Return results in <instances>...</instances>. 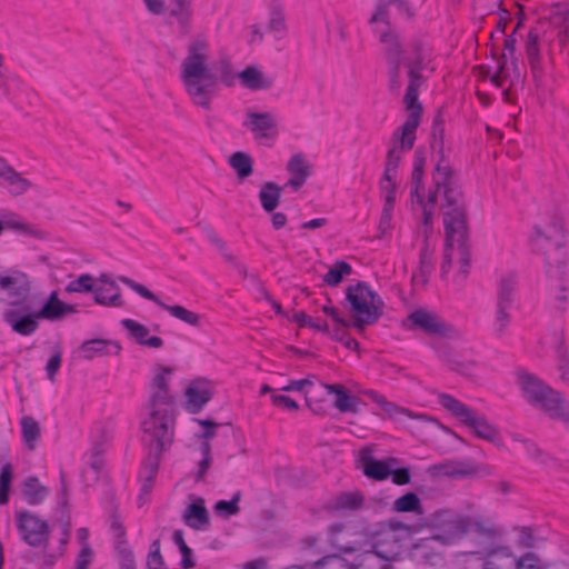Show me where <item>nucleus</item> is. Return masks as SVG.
Wrapping results in <instances>:
<instances>
[{
  "label": "nucleus",
  "mask_w": 569,
  "mask_h": 569,
  "mask_svg": "<svg viewBox=\"0 0 569 569\" xmlns=\"http://www.w3.org/2000/svg\"><path fill=\"white\" fill-rule=\"evenodd\" d=\"M517 557L508 547L489 550L481 565L482 569H516Z\"/></svg>",
  "instance_id": "4be33fe9"
},
{
  "label": "nucleus",
  "mask_w": 569,
  "mask_h": 569,
  "mask_svg": "<svg viewBox=\"0 0 569 569\" xmlns=\"http://www.w3.org/2000/svg\"><path fill=\"white\" fill-rule=\"evenodd\" d=\"M200 452L202 455V459L199 462L198 471L194 476V480L197 482L202 481L204 479V476L210 468L212 463V456H211V446L208 441H202L200 443Z\"/></svg>",
  "instance_id": "de8ad7c7"
},
{
  "label": "nucleus",
  "mask_w": 569,
  "mask_h": 569,
  "mask_svg": "<svg viewBox=\"0 0 569 569\" xmlns=\"http://www.w3.org/2000/svg\"><path fill=\"white\" fill-rule=\"evenodd\" d=\"M432 528L439 531L432 537L441 542V547L455 542L465 537L470 529L468 517L450 509L437 510L430 518Z\"/></svg>",
  "instance_id": "9b49d317"
},
{
  "label": "nucleus",
  "mask_w": 569,
  "mask_h": 569,
  "mask_svg": "<svg viewBox=\"0 0 569 569\" xmlns=\"http://www.w3.org/2000/svg\"><path fill=\"white\" fill-rule=\"evenodd\" d=\"M116 551L120 569H137L133 550L128 546L127 540L120 541V543L116 546Z\"/></svg>",
  "instance_id": "a19ab883"
},
{
  "label": "nucleus",
  "mask_w": 569,
  "mask_h": 569,
  "mask_svg": "<svg viewBox=\"0 0 569 569\" xmlns=\"http://www.w3.org/2000/svg\"><path fill=\"white\" fill-rule=\"evenodd\" d=\"M351 272L352 267L348 262L339 260L323 276V282L331 287H337L339 283H341L343 278L351 274Z\"/></svg>",
  "instance_id": "c9c22d12"
},
{
  "label": "nucleus",
  "mask_w": 569,
  "mask_h": 569,
  "mask_svg": "<svg viewBox=\"0 0 569 569\" xmlns=\"http://www.w3.org/2000/svg\"><path fill=\"white\" fill-rule=\"evenodd\" d=\"M104 443L103 442H94L90 452L88 463L90 468L99 475L104 466L103 452H104Z\"/></svg>",
  "instance_id": "3c124183"
},
{
  "label": "nucleus",
  "mask_w": 569,
  "mask_h": 569,
  "mask_svg": "<svg viewBox=\"0 0 569 569\" xmlns=\"http://www.w3.org/2000/svg\"><path fill=\"white\" fill-rule=\"evenodd\" d=\"M322 386L329 395L336 396L333 405L338 410L341 412H357L358 399L349 396L343 386L329 383H323Z\"/></svg>",
  "instance_id": "393cba45"
},
{
  "label": "nucleus",
  "mask_w": 569,
  "mask_h": 569,
  "mask_svg": "<svg viewBox=\"0 0 569 569\" xmlns=\"http://www.w3.org/2000/svg\"><path fill=\"white\" fill-rule=\"evenodd\" d=\"M388 202H389L388 204L383 206L382 213L380 217V221H379V226H378L379 238L386 237L392 228L391 220H392L393 208H391V201H388Z\"/></svg>",
  "instance_id": "0e129e2a"
},
{
  "label": "nucleus",
  "mask_w": 569,
  "mask_h": 569,
  "mask_svg": "<svg viewBox=\"0 0 569 569\" xmlns=\"http://www.w3.org/2000/svg\"><path fill=\"white\" fill-rule=\"evenodd\" d=\"M433 270V259L432 252L425 247L420 251V262H419V274L415 277H420L423 282L428 280V277L431 274Z\"/></svg>",
  "instance_id": "4d7b16f0"
},
{
  "label": "nucleus",
  "mask_w": 569,
  "mask_h": 569,
  "mask_svg": "<svg viewBox=\"0 0 569 569\" xmlns=\"http://www.w3.org/2000/svg\"><path fill=\"white\" fill-rule=\"evenodd\" d=\"M169 17L174 18L183 31H188L192 17V1L172 0L169 6Z\"/></svg>",
  "instance_id": "7c9ffc66"
},
{
  "label": "nucleus",
  "mask_w": 569,
  "mask_h": 569,
  "mask_svg": "<svg viewBox=\"0 0 569 569\" xmlns=\"http://www.w3.org/2000/svg\"><path fill=\"white\" fill-rule=\"evenodd\" d=\"M142 442L148 448L147 466L150 479L154 475L161 453L167 450L174 436L173 400L168 389H152L149 412L141 421Z\"/></svg>",
  "instance_id": "7ed1b4c3"
},
{
  "label": "nucleus",
  "mask_w": 569,
  "mask_h": 569,
  "mask_svg": "<svg viewBox=\"0 0 569 569\" xmlns=\"http://www.w3.org/2000/svg\"><path fill=\"white\" fill-rule=\"evenodd\" d=\"M436 546H441L440 540L437 538L432 536L422 538L412 546L415 551L413 556L426 563L438 566L442 563L443 557Z\"/></svg>",
  "instance_id": "412c9836"
},
{
  "label": "nucleus",
  "mask_w": 569,
  "mask_h": 569,
  "mask_svg": "<svg viewBox=\"0 0 569 569\" xmlns=\"http://www.w3.org/2000/svg\"><path fill=\"white\" fill-rule=\"evenodd\" d=\"M209 46L203 39L194 40L181 63V80L193 102L203 109H210V101L217 87V74L209 66Z\"/></svg>",
  "instance_id": "39448f33"
},
{
  "label": "nucleus",
  "mask_w": 569,
  "mask_h": 569,
  "mask_svg": "<svg viewBox=\"0 0 569 569\" xmlns=\"http://www.w3.org/2000/svg\"><path fill=\"white\" fill-rule=\"evenodd\" d=\"M391 2L389 0H377L376 11L369 20L370 24L382 22L387 26L386 30L375 29L380 42L385 46V59L388 69V88L391 92L399 93L402 88L401 67L407 68V62L412 61L417 57V46L422 43L428 50V64L431 59V48L423 39H415L410 46L412 53L411 58L406 56V50L400 41L399 36L390 28L389 8Z\"/></svg>",
  "instance_id": "20e7f679"
},
{
  "label": "nucleus",
  "mask_w": 569,
  "mask_h": 569,
  "mask_svg": "<svg viewBox=\"0 0 569 569\" xmlns=\"http://www.w3.org/2000/svg\"><path fill=\"white\" fill-rule=\"evenodd\" d=\"M161 308L163 310H167L172 317L190 326L198 327L200 325V316L193 311L186 309L182 306H169L163 302V306Z\"/></svg>",
  "instance_id": "58836bf2"
},
{
  "label": "nucleus",
  "mask_w": 569,
  "mask_h": 569,
  "mask_svg": "<svg viewBox=\"0 0 569 569\" xmlns=\"http://www.w3.org/2000/svg\"><path fill=\"white\" fill-rule=\"evenodd\" d=\"M268 29L270 32L280 33L279 38L286 31L284 16L280 7L276 6L270 9V18Z\"/></svg>",
  "instance_id": "13d9d810"
},
{
  "label": "nucleus",
  "mask_w": 569,
  "mask_h": 569,
  "mask_svg": "<svg viewBox=\"0 0 569 569\" xmlns=\"http://www.w3.org/2000/svg\"><path fill=\"white\" fill-rule=\"evenodd\" d=\"M121 346L116 340L91 339L82 342L80 353L83 359L92 360L96 357L118 355Z\"/></svg>",
  "instance_id": "aec40b11"
},
{
  "label": "nucleus",
  "mask_w": 569,
  "mask_h": 569,
  "mask_svg": "<svg viewBox=\"0 0 569 569\" xmlns=\"http://www.w3.org/2000/svg\"><path fill=\"white\" fill-rule=\"evenodd\" d=\"M183 521L193 529H200L202 526L209 525V512L202 498L188 506L183 513Z\"/></svg>",
  "instance_id": "b1692460"
},
{
  "label": "nucleus",
  "mask_w": 569,
  "mask_h": 569,
  "mask_svg": "<svg viewBox=\"0 0 569 569\" xmlns=\"http://www.w3.org/2000/svg\"><path fill=\"white\" fill-rule=\"evenodd\" d=\"M93 277L91 274H81L78 279L72 280L66 287L67 292H93Z\"/></svg>",
  "instance_id": "6e6d98bb"
},
{
  "label": "nucleus",
  "mask_w": 569,
  "mask_h": 569,
  "mask_svg": "<svg viewBox=\"0 0 569 569\" xmlns=\"http://www.w3.org/2000/svg\"><path fill=\"white\" fill-rule=\"evenodd\" d=\"M405 326L409 330H420L432 337L457 339L460 336L459 331L451 323L445 321L436 312L425 308L411 311L406 319Z\"/></svg>",
  "instance_id": "f8f14e48"
},
{
  "label": "nucleus",
  "mask_w": 569,
  "mask_h": 569,
  "mask_svg": "<svg viewBox=\"0 0 569 569\" xmlns=\"http://www.w3.org/2000/svg\"><path fill=\"white\" fill-rule=\"evenodd\" d=\"M230 166L234 169L240 179H246L253 172V160L250 154L237 151L229 160Z\"/></svg>",
  "instance_id": "72a5a7b5"
},
{
  "label": "nucleus",
  "mask_w": 569,
  "mask_h": 569,
  "mask_svg": "<svg viewBox=\"0 0 569 569\" xmlns=\"http://www.w3.org/2000/svg\"><path fill=\"white\" fill-rule=\"evenodd\" d=\"M517 296V279L515 274L509 273L500 278L497 289L498 308L511 309L515 306Z\"/></svg>",
  "instance_id": "5701e85b"
},
{
  "label": "nucleus",
  "mask_w": 569,
  "mask_h": 569,
  "mask_svg": "<svg viewBox=\"0 0 569 569\" xmlns=\"http://www.w3.org/2000/svg\"><path fill=\"white\" fill-rule=\"evenodd\" d=\"M21 431H22V438L29 449H34L37 441L40 437V426L39 422L30 417L24 416L21 419Z\"/></svg>",
  "instance_id": "f704fd0d"
},
{
  "label": "nucleus",
  "mask_w": 569,
  "mask_h": 569,
  "mask_svg": "<svg viewBox=\"0 0 569 569\" xmlns=\"http://www.w3.org/2000/svg\"><path fill=\"white\" fill-rule=\"evenodd\" d=\"M423 174L425 170L420 169H413L411 179H412V189H411V198L412 200H416L419 204L423 203V194L421 191H423Z\"/></svg>",
  "instance_id": "052dcab7"
},
{
  "label": "nucleus",
  "mask_w": 569,
  "mask_h": 569,
  "mask_svg": "<svg viewBox=\"0 0 569 569\" xmlns=\"http://www.w3.org/2000/svg\"><path fill=\"white\" fill-rule=\"evenodd\" d=\"M288 171L292 177L308 179L310 176V166L302 154H295L287 166Z\"/></svg>",
  "instance_id": "a18cd8bd"
},
{
  "label": "nucleus",
  "mask_w": 569,
  "mask_h": 569,
  "mask_svg": "<svg viewBox=\"0 0 569 569\" xmlns=\"http://www.w3.org/2000/svg\"><path fill=\"white\" fill-rule=\"evenodd\" d=\"M340 552L347 555L350 569H392L391 561L376 551L358 546H343Z\"/></svg>",
  "instance_id": "f3484780"
},
{
  "label": "nucleus",
  "mask_w": 569,
  "mask_h": 569,
  "mask_svg": "<svg viewBox=\"0 0 569 569\" xmlns=\"http://www.w3.org/2000/svg\"><path fill=\"white\" fill-rule=\"evenodd\" d=\"M236 267H237V270L239 271V273H241L244 278H247L250 281V283L257 289V291L261 298L270 299V293L263 287V283L256 274L249 273L247 267L243 264L238 263Z\"/></svg>",
  "instance_id": "e2e57ef3"
},
{
  "label": "nucleus",
  "mask_w": 569,
  "mask_h": 569,
  "mask_svg": "<svg viewBox=\"0 0 569 569\" xmlns=\"http://www.w3.org/2000/svg\"><path fill=\"white\" fill-rule=\"evenodd\" d=\"M393 509L398 512H421V500L415 492H407L393 502Z\"/></svg>",
  "instance_id": "e433bc0d"
},
{
  "label": "nucleus",
  "mask_w": 569,
  "mask_h": 569,
  "mask_svg": "<svg viewBox=\"0 0 569 569\" xmlns=\"http://www.w3.org/2000/svg\"><path fill=\"white\" fill-rule=\"evenodd\" d=\"M435 188L430 191L429 202L436 203L440 192L443 193L446 203L442 206L446 242L448 248H455L459 254L461 273H469L470 251L467 246V211L463 192L458 181V176L449 161L441 154L433 170Z\"/></svg>",
  "instance_id": "f257e3e1"
},
{
  "label": "nucleus",
  "mask_w": 569,
  "mask_h": 569,
  "mask_svg": "<svg viewBox=\"0 0 569 569\" xmlns=\"http://www.w3.org/2000/svg\"><path fill=\"white\" fill-rule=\"evenodd\" d=\"M93 551L89 543H83L76 560V569H88L92 562Z\"/></svg>",
  "instance_id": "774afa93"
},
{
  "label": "nucleus",
  "mask_w": 569,
  "mask_h": 569,
  "mask_svg": "<svg viewBox=\"0 0 569 569\" xmlns=\"http://www.w3.org/2000/svg\"><path fill=\"white\" fill-rule=\"evenodd\" d=\"M242 86L250 90H261L271 87V81L266 79L264 74L253 66L247 67L237 76Z\"/></svg>",
  "instance_id": "c756f323"
},
{
  "label": "nucleus",
  "mask_w": 569,
  "mask_h": 569,
  "mask_svg": "<svg viewBox=\"0 0 569 569\" xmlns=\"http://www.w3.org/2000/svg\"><path fill=\"white\" fill-rule=\"evenodd\" d=\"M110 288L96 287L93 290L94 301L102 306L121 307L123 301L119 291L110 293Z\"/></svg>",
  "instance_id": "37998d69"
},
{
  "label": "nucleus",
  "mask_w": 569,
  "mask_h": 569,
  "mask_svg": "<svg viewBox=\"0 0 569 569\" xmlns=\"http://www.w3.org/2000/svg\"><path fill=\"white\" fill-rule=\"evenodd\" d=\"M363 471L368 478L375 480H385L390 477V466L372 456H363Z\"/></svg>",
  "instance_id": "2f4dec72"
},
{
  "label": "nucleus",
  "mask_w": 569,
  "mask_h": 569,
  "mask_svg": "<svg viewBox=\"0 0 569 569\" xmlns=\"http://www.w3.org/2000/svg\"><path fill=\"white\" fill-rule=\"evenodd\" d=\"M118 279L122 283L128 286L130 289H132L134 292H137L139 296H141L142 298L154 302L159 307L163 306V301L157 295H154L152 291H150L147 287H144L143 284H140V283L136 282L134 280H132L128 277H124V276H120Z\"/></svg>",
  "instance_id": "49530a36"
},
{
  "label": "nucleus",
  "mask_w": 569,
  "mask_h": 569,
  "mask_svg": "<svg viewBox=\"0 0 569 569\" xmlns=\"http://www.w3.org/2000/svg\"><path fill=\"white\" fill-rule=\"evenodd\" d=\"M31 292L29 277L17 269H10L0 274V301L7 302L9 309H19L26 303Z\"/></svg>",
  "instance_id": "ddd939ff"
},
{
  "label": "nucleus",
  "mask_w": 569,
  "mask_h": 569,
  "mask_svg": "<svg viewBox=\"0 0 569 569\" xmlns=\"http://www.w3.org/2000/svg\"><path fill=\"white\" fill-rule=\"evenodd\" d=\"M213 389L207 380H194L186 389V408L190 413L200 412L212 399Z\"/></svg>",
  "instance_id": "a211bd4d"
},
{
  "label": "nucleus",
  "mask_w": 569,
  "mask_h": 569,
  "mask_svg": "<svg viewBox=\"0 0 569 569\" xmlns=\"http://www.w3.org/2000/svg\"><path fill=\"white\" fill-rule=\"evenodd\" d=\"M439 403L463 425L471 428L477 437L495 443L499 441L498 429L488 421L485 415L447 393L439 395Z\"/></svg>",
  "instance_id": "1a4fd4ad"
},
{
  "label": "nucleus",
  "mask_w": 569,
  "mask_h": 569,
  "mask_svg": "<svg viewBox=\"0 0 569 569\" xmlns=\"http://www.w3.org/2000/svg\"><path fill=\"white\" fill-rule=\"evenodd\" d=\"M17 527L21 539L31 547H46L50 528L46 520L40 519L36 513L22 510L17 512Z\"/></svg>",
  "instance_id": "2eb2a0df"
},
{
  "label": "nucleus",
  "mask_w": 569,
  "mask_h": 569,
  "mask_svg": "<svg viewBox=\"0 0 569 569\" xmlns=\"http://www.w3.org/2000/svg\"><path fill=\"white\" fill-rule=\"evenodd\" d=\"M61 362H62V351L60 349H57L56 352L49 358L47 366H46L47 378L50 381L53 382L56 380V376L60 370Z\"/></svg>",
  "instance_id": "69168bd1"
},
{
  "label": "nucleus",
  "mask_w": 569,
  "mask_h": 569,
  "mask_svg": "<svg viewBox=\"0 0 569 569\" xmlns=\"http://www.w3.org/2000/svg\"><path fill=\"white\" fill-rule=\"evenodd\" d=\"M396 178H390V180H385V177H382L380 181V189L385 197V204H388V201H391V208H395L396 202V190H397V183L395 182Z\"/></svg>",
  "instance_id": "338daca9"
},
{
  "label": "nucleus",
  "mask_w": 569,
  "mask_h": 569,
  "mask_svg": "<svg viewBox=\"0 0 569 569\" xmlns=\"http://www.w3.org/2000/svg\"><path fill=\"white\" fill-rule=\"evenodd\" d=\"M416 52V59L406 63L409 83L403 97V103L410 113L405 123L392 134L391 147L387 152L386 168L382 176L385 180L397 177V170L401 162L402 154L413 148L416 130L420 124L423 112L422 103L419 101V88L427 81L423 71L428 68V50L426 46L419 43Z\"/></svg>",
  "instance_id": "f03ea898"
},
{
  "label": "nucleus",
  "mask_w": 569,
  "mask_h": 569,
  "mask_svg": "<svg viewBox=\"0 0 569 569\" xmlns=\"http://www.w3.org/2000/svg\"><path fill=\"white\" fill-rule=\"evenodd\" d=\"M2 320L13 332L31 336L39 329V320L51 322L62 320V301L59 299L58 291H52L39 310L34 311L30 306L6 309L2 311Z\"/></svg>",
  "instance_id": "0eeeda50"
},
{
  "label": "nucleus",
  "mask_w": 569,
  "mask_h": 569,
  "mask_svg": "<svg viewBox=\"0 0 569 569\" xmlns=\"http://www.w3.org/2000/svg\"><path fill=\"white\" fill-rule=\"evenodd\" d=\"M241 492L237 491L232 496L231 500H219L214 505L216 513L222 518H229L231 516L238 515L240 512L239 501L241 499Z\"/></svg>",
  "instance_id": "ea45409f"
},
{
  "label": "nucleus",
  "mask_w": 569,
  "mask_h": 569,
  "mask_svg": "<svg viewBox=\"0 0 569 569\" xmlns=\"http://www.w3.org/2000/svg\"><path fill=\"white\" fill-rule=\"evenodd\" d=\"M292 320L301 327H310L318 331L331 333L327 322L315 320L312 317L306 315L303 311H296L292 316Z\"/></svg>",
  "instance_id": "8fccbe9b"
},
{
  "label": "nucleus",
  "mask_w": 569,
  "mask_h": 569,
  "mask_svg": "<svg viewBox=\"0 0 569 569\" xmlns=\"http://www.w3.org/2000/svg\"><path fill=\"white\" fill-rule=\"evenodd\" d=\"M22 493L29 505L36 506L47 498L49 490L40 483L37 477H29L23 481Z\"/></svg>",
  "instance_id": "c85d7f7f"
},
{
  "label": "nucleus",
  "mask_w": 569,
  "mask_h": 569,
  "mask_svg": "<svg viewBox=\"0 0 569 569\" xmlns=\"http://www.w3.org/2000/svg\"><path fill=\"white\" fill-rule=\"evenodd\" d=\"M13 469L11 463H6L0 472V505L8 502V493L12 480Z\"/></svg>",
  "instance_id": "864d4df0"
},
{
  "label": "nucleus",
  "mask_w": 569,
  "mask_h": 569,
  "mask_svg": "<svg viewBox=\"0 0 569 569\" xmlns=\"http://www.w3.org/2000/svg\"><path fill=\"white\" fill-rule=\"evenodd\" d=\"M6 181L10 184V193L14 196H20L27 192L31 182L24 178H22L16 170L6 179Z\"/></svg>",
  "instance_id": "bf43d9fd"
},
{
  "label": "nucleus",
  "mask_w": 569,
  "mask_h": 569,
  "mask_svg": "<svg viewBox=\"0 0 569 569\" xmlns=\"http://www.w3.org/2000/svg\"><path fill=\"white\" fill-rule=\"evenodd\" d=\"M473 530L478 536L488 540H497L501 536V530L497 528L490 520H487L486 522L475 521Z\"/></svg>",
  "instance_id": "5fc2aeb1"
},
{
  "label": "nucleus",
  "mask_w": 569,
  "mask_h": 569,
  "mask_svg": "<svg viewBox=\"0 0 569 569\" xmlns=\"http://www.w3.org/2000/svg\"><path fill=\"white\" fill-rule=\"evenodd\" d=\"M526 53L531 67L535 78L541 77V57L539 49V33L536 30H530L526 41Z\"/></svg>",
  "instance_id": "a878e982"
},
{
  "label": "nucleus",
  "mask_w": 569,
  "mask_h": 569,
  "mask_svg": "<svg viewBox=\"0 0 569 569\" xmlns=\"http://www.w3.org/2000/svg\"><path fill=\"white\" fill-rule=\"evenodd\" d=\"M347 555H327L317 561L306 563L308 569H350Z\"/></svg>",
  "instance_id": "473e14b6"
},
{
  "label": "nucleus",
  "mask_w": 569,
  "mask_h": 569,
  "mask_svg": "<svg viewBox=\"0 0 569 569\" xmlns=\"http://www.w3.org/2000/svg\"><path fill=\"white\" fill-rule=\"evenodd\" d=\"M531 238L533 250L545 256L546 274L561 280L566 273V234L562 222L553 221L546 230L535 227Z\"/></svg>",
  "instance_id": "423d86ee"
},
{
  "label": "nucleus",
  "mask_w": 569,
  "mask_h": 569,
  "mask_svg": "<svg viewBox=\"0 0 569 569\" xmlns=\"http://www.w3.org/2000/svg\"><path fill=\"white\" fill-rule=\"evenodd\" d=\"M372 290L365 282H358L347 289L346 299L351 306V311L356 315L353 326L358 330H363L367 326L378 321L377 308L369 306V297Z\"/></svg>",
  "instance_id": "4468645a"
},
{
  "label": "nucleus",
  "mask_w": 569,
  "mask_h": 569,
  "mask_svg": "<svg viewBox=\"0 0 569 569\" xmlns=\"http://www.w3.org/2000/svg\"><path fill=\"white\" fill-rule=\"evenodd\" d=\"M428 471L432 476H446L452 478L463 477L471 473V469L468 465L453 460L432 465L429 467Z\"/></svg>",
  "instance_id": "cd10ccee"
},
{
  "label": "nucleus",
  "mask_w": 569,
  "mask_h": 569,
  "mask_svg": "<svg viewBox=\"0 0 569 569\" xmlns=\"http://www.w3.org/2000/svg\"><path fill=\"white\" fill-rule=\"evenodd\" d=\"M410 540V527L390 520L377 533L370 548L389 561L397 560Z\"/></svg>",
  "instance_id": "9d476101"
},
{
  "label": "nucleus",
  "mask_w": 569,
  "mask_h": 569,
  "mask_svg": "<svg viewBox=\"0 0 569 569\" xmlns=\"http://www.w3.org/2000/svg\"><path fill=\"white\" fill-rule=\"evenodd\" d=\"M517 382L523 398L533 406H539L550 417L562 416L565 403L561 395L546 385L537 376L525 370L517 372Z\"/></svg>",
  "instance_id": "6e6552de"
},
{
  "label": "nucleus",
  "mask_w": 569,
  "mask_h": 569,
  "mask_svg": "<svg viewBox=\"0 0 569 569\" xmlns=\"http://www.w3.org/2000/svg\"><path fill=\"white\" fill-rule=\"evenodd\" d=\"M363 503V496L359 492H343L335 501V509L339 511L357 510Z\"/></svg>",
  "instance_id": "4c0bfd02"
},
{
  "label": "nucleus",
  "mask_w": 569,
  "mask_h": 569,
  "mask_svg": "<svg viewBox=\"0 0 569 569\" xmlns=\"http://www.w3.org/2000/svg\"><path fill=\"white\" fill-rule=\"evenodd\" d=\"M433 142L432 148H442V141L445 136V118L441 111H438L433 118L432 122V131H431Z\"/></svg>",
  "instance_id": "680f3d73"
},
{
  "label": "nucleus",
  "mask_w": 569,
  "mask_h": 569,
  "mask_svg": "<svg viewBox=\"0 0 569 569\" xmlns=\"http://www.w3.org/2000/svg\"><path fill=\"white\" fill-rule=\"evenodd\" d=\"M0 224L2 230L4 228L19 231L21 233H29L30 227L22 221L20 216L14 212L3 211L0 213Z\"/></svg>",
  "instance_id": "79ce46f5"
},
{
  "label": "nucleus",
  "mask_w": 569,
  "mask_h": 569,
  "mask_svg": "<svg viewBox=\"0 0 569 569\" xmlns=\"http://www.w3.org/2000/svg\"><path fill=\"white\" fill-rule=\"evenodd\" d=\"M242 124L252 133L254 140L260 143L274 140L278 136V121L271 112L248 110Z\"/></svg>",
  "instance_id": "dca6fc26"
},
{
  "label": "nucleus",
  "mask_w": 569,
  "mask_h": 569,
  "mask_svg": "<svg viewBox=\"0 0 569 569\" xmlns=\"http://www.w3.org/2000/svg\"><path fill=\"white\" fill-rule=\"evenodd\" d=\"M282 188L274 182L268 181L262 184L259 191V201L266 212H273L279 206Z\"/></svg>",
  "instance_id": "bb28decb"
},
{
  "label": "nucleus",
  "mask_w": 569,
  "mask_h": 569,
  "mask_svg": "<svg viewBox=\"0 0 569 569\" xmlns=\"http://www.w3.org/2000/svg\"><path fill=\"white\" fill-rule=\"evenodd\" d=\"M203 232L227 261H234L232 253L228 250L227 243L218 236L212 227L204 226Z\"/></svg>",
  "instance_id": "603ef678"
},
{
  "label": "nucleus",
  "mask_w": 569,
  "mask_h": 569,
  "mask_svg": "<svg viewBox=\"0 0 569 569\" xmlns=\"http://www.w3.org/2000/svg\"><path fill=\"white\" fill-rule=\"evenodd\" d=\"M121 325L126 328L130 337L133 338L139 345H143V341L147 340V336L149 335V329L132 319H123L121 320Z\"/></svg>",
  "instance_id": "09e8293b"
},
{
  "label": "nucleus",
  "mask_w": 569,
  "mask_h": 569,
  "mask_svg": "<svg viewBox=\"0 0 569 569\" xmlns=\"http://www.w3.org/2000/svg\"><path fill=\"white\" fill-rule=\"evenodd\" d=\"M365 395L369 397L372 401L378 403L389 417L396 421L403 422L406 418L418 419L425 421H435L423 415H415L409 409L397 406L393 402L388 401L385 396L380 395L375 390H366Z\"/></svg>",
  "instance_id": "6ab92c4d"
},
{
  "label": "nucleus",
  "mask_w": 569,
  "mask_h": 569,
  "mask_svg": "<svg viewBox=\"0 0 569 569\" xmlns=\"http://www.w3.org/2000/svg\"><path fill=\"white\" fill-rule=\"evenodd\" d=\"M509 310L510 309L496 307L495 320L492 323V332L496 337H502L506 329L510 326L512 317Z\"/></svg>",
  "instance_id": "c03bdc74"
}]
</instances>
